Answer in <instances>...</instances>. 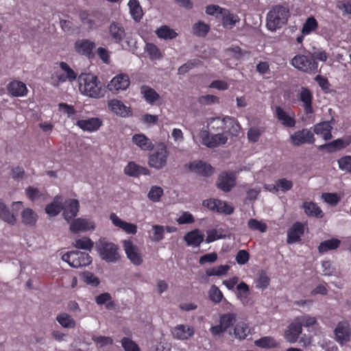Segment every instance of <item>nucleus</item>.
<instances>
[{
	"label": "nucleus",
	"mask_w": 351,
	"mask_h": 351,
	"mask_svg": "<svg viewBox=\"0 0 351 351\" xmlns=\"http://www.w3.org/2000/svg\"><path fill=\"white\" fill-rule=\"evenodd\" d=\"M79 90L82 94L91 98H101L105 95L101 84L96 75L82 73L78 77Z\"/></svg>",
	"instance_id": "nucleus-1"
},
{
	"label": "nucleus",
	"mask_w": 351,
	"mask_h": 351,
	"mask_svg": "<svg viewBox=\"0 0 351 351\" xmlns=\"http://www.w3.org/2000/svg\"><path fill=\"white\" fill-rule=\"evenodd\" d=\"M95 249L101 259L108 263H114L121 259L117 245L106 238H100L96 241Z\"/></svg>",
	"instance_id": "nucleus-2"
},
{
	"label": "nucleus",
	"mask_w": 351,
	"mask_h": 351,
	"mask_svg": "<svg viewBox=\"0 0 351 351\" xmlns=\"http://www.w3.org/2000/svg\"><path fill=\"white\" fill-rule=\"evenodd\" d=\"M289 10L282 5L274 7L267 15V27L276 31L286 24L289 17Z\"/></svg>",
	"instance_id": "nucleus-3"
},
{
	"label": "nucleus",
	"mask_w": 351,
	"mask_h": 351,
	"mask_svg": "<svg viewBox=\"0 0 351 351\" xmlns=\"http://www.w3.org/2000/svg\"><path fill=\"white\" fill-rule=\"evenodd\" d=\"M169 151L163 143H158L155 145L154 152L149 156L148 165L150 167L157 170L164 168L167 163Z\"/></svg>",
	"instance_id": "nucleus-4"
},
{
	"label": "nucleus",
	"mask_w": 351,
	"mask_h": 351,
	"mask_svg": "<svg viewBox=\"0 0 351 351\" xmlns=\"http://www.w3.org/2000/svg\"><path fill=\"white\" fill-rule=\"evenodd\" d=\"M291 64L300 71L308 74H314L320 71L317 62L311 58L309 53L308 56L302 54L295 56L291 59Z\"/></svg>",
	"instance_id": "nucleus-5"
},
{
	"label": "nucleus",
	"mask_w": 351,
	"mask_h": 351,
	"mask_svg": "<svg viewBox=\"0 0 351 351\" xmlns=\"http://www.w3.org/2000/svg\"><path fill=\"white\" fill-rule=\"evenodd\" d=\"M62 260L74 268L85 267L92 263V257L88 253L80 251L68 252L62 255Z\"/></svg>",
	"instance_id": "nucleus-6"
},
{
	"label": "nucleus",
	"mask_w": 351,
	"mask_h": 351,
	"mask_svg": "<svg viewBox=\"0 0 351 351\" xmlns=\"http://www.w3.org/2000/svg\"><path fill=\"white\" fill-rule=\"evenodd\" d=\"M201 137L203 145L210 148H214L226 144L228 137L224 133L209 132L204 130L202 132Z\"/></svg>",
	"instance_id": "nucleus-7"
},
{
	"label": "nucleus",
	"mask_w": 351,
	"mask_h": 351,
	"mask_svg": "<svg viewBox=\"0 0 351 351\" xmlns=\"http://www.w3.org/2000/svg\"><path fill=\"white\" fill-rule=\"evenodd\" d=\"M123 247L127 258L134 265H140L143 262V256L140 249L130 240L123 241Z\"/></svg>",
	"instance_id": "nucleus-8"
},
{
	"label": "nucleus",
	"mask_w": 351,
	"mask_h": 351,
	"mask_svg": "<svg viewBox=\"0 0 351 351\" xmlns=\"http://www.w3.org/2000/svg\"><path fill=\"white\" fill-rule=\"evenodd\" d=\"M217 189L228 193L236 186V176L233 172L223 171L219 174L216 181Z\"/></svg>",
	"instance_id": "nucleus-9"
},
{
	"label": "nucleus",
	"mask_w": 351,
	"mask_h": 351,
	"mask_svg": "<svg viewBox=\"0 0 351 351\" xmlns=\"http://www.w3.org/2000/svg\"><path fill=\"white\" fill-rule=\"evenodd\" d=\"M190 171L199 175L202 177L211 176L214 172L215 169L206 162L202 160H195L185 165Z\"/></svg>",
	"instance_id": "nucleus-10"
},
{
	"label": "nucleus",
	"mask_w": 351,
	"mask_h": 351,
	"mask_svg": "<svg viewBox=\"0 0 351 351\" xmlns=\"http://www.w3.org/2000/svg\"><path fill=\"white\" fill-rule=\"evenodd\" d=\"M69 223H70L69 230L74 234L78 233L80 232L94 230L95 229V223L88 219H73Z\"/></svg>",
	"instance_id": "nucleus-11"
},
{
	"label": "nucleus",
	"mask_w": 351,
	"mask_h": 351,
	"mask_svg": "<svg viewBox=\"0 0 351 351\" xmlns=\"http://www.w3.org/2000/svg\"><path fill=\"white\" fill-rule=\"evenodd\" d=\"M80 204L77 199H66L62 204V216L64 219L69 223L73 219L79 212Z\"/></svg>",
	"instance_id": "nucleus-12"
},
{
	"label": "nucleus",
	"mask_w": 351,
	"mask_h": 351,
	"mask_svg": "<svg viewBox=\"0 0 351 351\" xmlns=\"http://www.w3.org/2000/svg\"><path fill=\"white\" fill-rule=\"evenodd\" d=\"M335 339L341 345L348 342L350 339L351 330L347 322H340L335 328Z\"/></svg>",
	"instance_id": "nucleus-13"
},
{
	"label": "nucleus",
	"mask_w": 351,
	"mask_h": 351,
	"mask_svg": "<svg viewBox=\"0 0 351 351\" xmlns=\"http://www.w3.org/2000/svg\"><path fill=\"white\" fill-rule=\"evenodd\" d=\"M290 138L295 146H300L305 143L313 144L315 142L313 133L307 129L295 132Z\"/></svg>",
	"instance_id": "nucleus-14"
},
{
	"label": "nucleus",
	"mask_w": 351,
	"mask_h": 351,
	"mask_svg": "<svg viewBox=\"0 0 351 351\" xmlns=\"http://www.w3.org/2000/svg\"><path fill=\"white\" fill-rule=\"evenodd\" d=\"M130 85V78L126 74H119L112 79L108 88L112 92L126 90Z\"/></svg>",
	"instance_id": "nucleus-15"
},
{
	"label": "nucleus",
	"mask_w": 351,
	"mask_h": 351,
	"mask_svg": "<svg viewBox=\"0 0 351 351\" xmlns=\"http://www.w3.org/2000/svg\"><path fill=\"white\" fill-rule=\"evenodd\" d=\"M173 338L180 340H186L191 338L195 332L192 326L180 324L175 326L171 330Z\"/></svg>",
	"instance_id": "nucleus-16"
},
{
	"label": "nucleus",
	"mask_w": 351,
	"mask_h": 351,
	"mask_svg": "<svg viewBox=\"0 0 351 351\" xmlns=\"http://www.w3.org/2000/svg\"><path fill=\"white\" fill-rule=\"evenodd\" d=\"M334 124V119H332L330 121H322L317 123L313 127V132L316 134H322L323 138L325 141H328L332 138L331 130Z\"/></svg>",
	"instance_id": "nucleus-17"
},
{
	"label": "nucleus",
	"mask_w": 351,
	"mask_h": 351,
	"mask_svg": "<svg viewBox=\"0 0 351 351\" xmlns=\"http://www.w3.org/2000/svg\"><path fill=\"white\" fill-rule=\"evenodd\" d=\"M110 219L114 226L122 229L128 234H135L137 232L136 225L121 219L115 213L110 214Z\"/></svg>",
	"instance_id": "nucleus-18"
},
{
	"label": "nucleus",
	"mask_w": 351,
	"mask_h": 351,
	"mask_svg": "<svg viewBox=\"0 0 351 351\" xmlns=\"http://www.w3.org/2000/svg\"><path fill=\"white\" fill-rule=\"evenodd\" d=\"M350 143V141L349 139L338 138L332 142L319 145L318 149L319 151L326 150L328 153H332L346 147Z\"/></svg>",
	"instance_id": "nucleus-19"
},
{
	"label": "nucleus",
	"mask_w": 351,
	"mask_h": 351,
	"mask_svg": "<svg viewBox=\"0 0 351 351\" xmlns=\"http://www.w3.org/2000/svg\"><path fill=\"white\" fill-rule=\"evenodd\" d=\"M95 47V44L87 39L78 40L75 43V51L83 56L88 58L93 56V50Z\"/></svg>",
	"instance_id": "nucleus-20"
},
{
	"label": "nucleus",
	"mask_w": 351,
	"mask_h": 351,
	"mask_svg": "<svg viewBox=\"0 0 351 351\" xmlns=\"http://www.w3.org/2000/svg\"><path fill=\"white\" fill-rule=\"evenodd\" d=\"M304 231V227L301 223H295L287 232V243L291 244L300 241Z\"/></svg>",
	"instance_id": "nucleus-21"
},
{
	"label": "nucleus",
	"mask_w": 351,
	"mask_h": 351,
	"mask_svg": "<svg viewBox=\"0 0 351 351\" xmlns=\"http://www.w3.org/2000/svg\"><path fill=\"white\" fill-rule=\"evenodd\" d=\"M109 35L114 43H119L125 36V29L121 23L112 22L109 26Z\"/></svg>",
	"instance_id": "nucleus-22"
},
{
	"label": "nucleus",
	"mask_w": 351,
	"mask_h": 351,
	"mask_svg": "<svg viewBox=\"0 0 351 351\" xmlns=\"http://www.w3.org/2000/svg\"><path fill=\"white\" fill-rule=\"evenodd\" d=\"M302 328L297 323L295 320L291 323L285 332V338L289 343H295L297 341L299 335L302 333Z\"/></svg>",
	"instance_id": "nucleus-23"
},
{
	"label": "nucleus",
	"mask_w": 351,
	"mask_h": 351,
	"mask_svg": "<svg viewBox=\"0 0 351 351\" xmlns=\"http://www.w3.org/2000/svg\"><path fill=\"white\" fill-rule=\"evenodd\" d=\"M102 122L99 118H90L86 120H78L76 125L84 131L93 132L97 130Z\"/></svg>",
	"instance_id": "nucleus-24"
},
{
	"label": "nucleus",
	"mask_w": 351,
	"mask_h": 351,
	"mask_svg": "<svg viewBox=\"0 0 351 351\" xmlns=\"http://www.w3.org/2000/svg\"><path fill=\"white\" fill-rule=\"evenodd\" d=\"M7 90L14 97H23L27 92L26 85L23 82L17 80L9 83Z\"/></svg>",
	"instance_id": "nucleus-25"
},
{
	"label": "nucleus",
	"mask_w": 351,
	"mask_h": 351,
	"mask_svg": "<svg viewBox=\"0 0 351 351\" xmlns=\"http://www.w3.org/2000/svg\"><path fill=\"white\" fill-rule=\"evenodd\" d=\"M204 235L201 233L198 229H195L191 232H187L184 239L188 245H193L198 247L204 241Z\"/></svg>",
	"instance_id": "nucleus-26"
},
{
	"label": "nucleus",
	"mask_w": 351,
	"mask_h": 351,
	"mask_svg": "<svg viewBox=\"0 0 351 351\" xmlns=\"http://www.w3.org/2000/svg\"><path fill=\"white\" fill-rule=\"evenodd\" d=\"M132 141L142 150L149 151L154 148L152 141L143 134H136L132 136Z\"/></svg>",
	"instance_id": "nucleus-27"
},
{
	"label": "nucleus",
	"mask_w": 351,
	"mask_h": 351,
	"mask_svg": "<svg viewBox=\"0 0 351 351\" xmlns=\"http://www.w3.org/2000/svg\"><path fill=\"white\" fill-rule=\"evenodd\" d=\"M227 117L224 118L215 117L211 119L208 127L209 132L223 133L226 130Z\"/></svg>",
	"instance_id": "nucleus-28"
},
{
	"label": "nucleus",
	"mask_w": 351,
	"mask_h": 351,
	"mask_svg": "<svg viewBox=\"0 0 351 351\" xmlns=\"http://www.w3.org/2000/svg\"><path fill=\"white\" fill-rule=\"evenodd\" d=\"M22 223L29 227H34L38 220L37 214L31 208H25L21 213Z\"/></svg>",
	"instance_id": "nucleus-29"
},
{
	"label": "nucleus",
	"mask_w": 351,
	"mask_h": 351,
	"mask_svg": "<svg viewBox=\"0 0 351 351\" xmlns=\"http://www.w3.org/2000/svg\"><path fill=\"white\" fill-rule=\"evenodd\" d=\"M300 99L304 103L305 112L311 114L313 112L312 107V95L306 88H301L300 93Z\"/></svg>",
	"instance_id": "nucleus-30"
},
{
	"label": "nucleus",
	"mask_w": 351,
	"mask_h": 351,
	"mask_svg": "<svg viewBox=\"0 0 351 351\" xmlns=\"http://www.w3.org/2000/svg\"><path fill=\"white\" fill-rule=\"evenodd\" d=\"M276 115L282 124L286 127L292 128L295 124V120L293 117L289 116L282 108L277 106L276 108Z\"/></svg>",
	"instance_id": "nucleus-31"
},
{
	"label": "nucleus",
	"mask_w": 351,
	"mask_h": 351,
	"mask_svg": "<svg viewBox=\"0 0 351 351\" xmlns=\"http://www.w3.org/2000/svg\"><path fill=\"white\" fill-rule=\"evenodd\" d=\"M108 106L110 110L117 114L125 117L128 113V108L126 107L121 101L112 99L108 101Z\"/></svg>",
	"instance_id": "nucleus-32"
},
{
	"label": "nucleus",
	"mask_w": 351,
	"mask_h": 351,
	"mask_svg": "<svg viewBox=\"0 0 351 351\" xmlns=\"http://www.w3.org/2000/svg\"><path fill=\"white\" fill-rule=\"evenodd\" d=\"M0 219L12 226L16 222V215L11 213L9 208L2 202H0Z\"/></svg>",
	"instance_id": "nucleus-33"
},
{
	"label": "nucleus",
	"mask_w": 351,
	"mask_h": 351,
	"mask_svg": "<svg viewBox=\"0 0 351 351\" xmlns=\"http://www.w3.org/2000/svg\"><path fill=\"white\" fill-rule=\"evenodd\" d=\"M141 93L149 104H153L160 99V95L152 88L143 85L141 87Z\"/></svg>",
	"instance_id": "nucleus-34"
},
{
	"label": "nucleus",
	"mask_w": 351,
	"mask_h": 351,
	"mask_svg": "<svg viewBox=\"0 0 351 351\" xmlns=\"http://www.w3.org/2000/svg\"><path fill=\"white\" fill-rule=\"evenodd\" d=\"M130 13L136 22H139L143 17V12L138 0H130L128 3Z\"/></svg>",
	"instance_id": "nucleus-35"
},
{
	"label": "nucleus",
	"mask_w": 351,
	"mask_h": 351,
	"mask_svg": "<svg viewBox=\"0 0 351 351\" xmlns=\"http://www.w3.org/2000/svg\"><path fill=\"white\" fill-rule=\"evenodd\" d=\"M340 243L341 241L335 238L326 240L320 243L318 246V251L320 254H323L328 250H335L339 247Z\"/></svg>",
	"instance_id": "nucleus-36"
},
{
	"label": "nucleus",
	"mask_w": 351,
	"mask_h": 351,
	"mask_svg": "<svg viewBox=\"0 0 351 351\" xmlns=\"http://www.w3.org/2000/svg\"><path fill=\"white\" fill-rule=\"evenodd\" d=\"M62 210V204L60 202V197L56 196L53 201L49 204L45 208V212L50 216H56Z\"/></svg>",
	"instance_id": "nucleus-37"
},
{
	"label": "nucleus",
	"mask_w": 351,
	"mask_h": 351,
	"mask_svg": "<svg viewBox=\"0 0 351 351\" xmlns=\"http://www.w3.org/2000/svg\"><path fill=\"white\" fill-rule=\"evenodd\" d=\"M303 208L306 215L321 218L324 214L320 208L313 202H304Z\"/></svg>",
	"instance_id": "nucleus-38"
},
{
	"label": "nucleus",
	"mask_w": 351,
	"mask_h": 351,
	"mask_svg": "<svg viewBox=\"0 0 351 351\" xmlns=\"http://www.w3.org/2000/svg\"><path fill=\"white\" fill-rule=\"evenodd\" d=\"M225 132L231 136L239 135L241 127L236 120L232 117H227Z\"/></svg>",
	"instance_id": "nucleus-39"
},
{
	"label": "nucleus",
	"mask_w": 351,
	"mask_h": 351,
	"mask_svg": "<svg viewBox=\"0 0 351 351\" xmlns=\"http://www.w3.org/2000/svg\"><path fill=\"white\" fill-rule=\"evenodd\" d=\"M254 344L261 348H274L279 346V343L271 337H263L256 340Z\"/></svg>",
	"instance_id": "nucleus-40"
},
{
	"label": "nucleus",
	"mask_w": 351,
	"mask_h": 351,
	"mask_svg": "<svg viewBox=\"0 0 351 351\" xmlns=\"http://www.w3.org/2000/svg\"><path fill=\"white\" fill-rule=\"evenodd\" d=\"M56 320L64 328H74L75 327V321L67 313L59 314L56 317Z\"/></svg>",
	"instance_id": "nucleus-41"
},
{
	"label": "nucleus",
	"mask_w": 351,
	"mask_h": 351,
	"mask_svg": "<svg viewBox=\"0 0 351 351\" xmlns=\"http://www.w3.org/2000/svg\"><path fill=\"white\" fill-rule=\"evenodd\" d=\"M156 34L159 38L164 39H173L178 36V34L167 25H163L158 28L156 31Z\"/></svg>",
	"instance_id": "nucleus-42"
},
{
	"label": "nucleus",
	"mask_w": 351,
	"mask_h": 351,
	"mask_svg": "<svg viewBox=\"0 0 351 351\" xmlns=\"http://www.w3.org/2000/svg\"><path fill=\"white\" fill-rule=\"evenodd\" d=\"M293 187V182L286 178L278 179L276 181L275 184H273L272 189L275 191L280 190L282 192H287L291 189Z\"/></svg>",
	"instance_id": "nucleus-43"
},
{
	"label": "nucleus",
	"mask_w": 351,
	"mask_h": 351,
	"mask_svg": "<svg viewBox=\"0 0 351 351\" xmlns=\"http://www.w3.org/2000/svg\"><path fill=\"white\" fill-rule=\"evenodd\" d=\"M193 33L200 37L205 36L210 30L208 25L204 22L198 21L193 25Z\"/></svg>",
	"instance_id": "nucleus-44"
},
{
	"label": "nucleus",
	"mask_w": 351,
	"mask_h": 351,
	"mask_svg": "<svg viewBox=\"0 0 351 351\" xmlns=\"http://www.w3.org/2000/svg\"><path fill=\"white\" fill-rule=\"evenodd\" d=\"M73 246L78 249L90 251L94 246V242L90 238L84 237L75 240Z\"/></svg>",
	"instance_id": "nucleus-45"
},
{
	"label": "nucleus",
	"mask_w": 351,
	"mask_h": 351,
	"mask_svg": "<svg viewBox=\"0 0 351 351\" xmlns=\"http://www.w3.org/2000/svg\"><path fill=\"white\" fill-rule=\"evenodd\" d=\"M250 329L245 324H238L234 328V337L240 340L244 339L247 337Z\"/></svg>",
	"instance_id": "nucleus-46"
},
{
	"label": "nucleus",
	"mask_w": 351,
	"mask_h": 351,
	"mask_svg": "<svg viewBox=\"0 0 351 351\" xmlns=\"http://www.w3.org/2000/svg\"><path fill=\"white\" fill-rule=\"evenodd\" d=\"M222 19V23L223 26L228 27L230 26L232 27L234 26L237 22L236 16L230 14L229 10L224 9V10L222 11V14H220Z\"/></svg>",
	"instance_id": "nucleus-47"
},
{
	"label": "nucleus",
	"mask_w": 351,
	"mask_h": 351,
	"mask_svg": "<svg viewBox=\"0 0 351 351\" xmlns=\"http://www.w3.org/2000/svg\"><path fill=\"white\" fill-rule=\"evenodd\" d=\"M230 269L229 265H219L218 267H213L207 269L206 274L208 276H220L226 274L228 271Z\"/></svg>",
	"instance_id": "nucleus-48"
},
{
	"label": "nucleus",
	"mask_w": 351,
	"mask_h": 351,
	"mask_svg": "<svg viewBox=\"0 0 351 351\" xmlns=\"http://www.w3.org/2000/svg\"><path fill=\"white\" fill-rule=\"evenodd\" d=\"M234 208L232 205L228 204L226 202L219 200V202H218L216 212L230 215H232L234 213Z\"/></svg>",
	"instance_id": "nucleus-49"
},
{
	"label": "nucleus",
	"mask_w": 351,
	"mask_h": 351,
	"mask_svg": "<svg viewBox=\"0 0 351 351\" xmlns=\"http://www.w3.org/2000/svg\"><path fill=\"white\" fill-rule=\"evenodd\" d=\"M317 27L316 19L311 16L306 19L302 29V34H308L311 32L315 30Z\"/></svg>",
	"instance_id": "nucleus-50"
},
{
	"label": "nucleus",
	"mask_w": 351,
	"mask_h": 351,
	"mask_svg": "<svg viewBox=\"0 0 351 351\" xmlns=\"http://www.w3.org/2000/svg\"><path fill=\"white\" fill-rule=\"evenodd\" d=\"M295 320L300 326L301 328L302 326L308 327L314 325L316 323L315 317H311L307 315L298 317Z\"/></svg>",
	"instance_id": "nucleus-51"
},
{
	"label": "nucleus",
	"mask_w": 351,
	"mask_h": 351,
	"mask_svg": "<svg viewBox=\"0 0 351 351\" xmlns=\"http://www.w3.org/2000/svg\"><path fill=\"white\" fill-rule=\"evenodd\" d=\"M236 322V316L234 313L223 314L220 317L219 323L227 329L232 326Z\"/></svg>",
	"instance_id": "nucleus-52"
},
{
	"label": "nucleus",
	"mask_w": 351,
	"mask_h": 351,
	"mask_svg": "<svg viewBox=\"0 0 351 351\" xmlns=\"http://www.w3.org/2000/svg\"><path fill=\"white\" fill-rule=\"evenodd\" d=\"M153 235L150 237L152 241L158 242L163 239L165 228L162 226H152Z\"/></svg>",
	"instance_id": "nucleus-53"
},
{
	"label": "nucleus",
	"mask_w": 351,
	"mask_h": 351,
	"mask_svg": "<svg viewBox=\"0 0 351 351\" xmlns=\"http://www.w3.org/2000/svg\"><path fill=\"white\" fill-rule=\"evenodd\" d=\"M121 346L125 351H140L138 346L128 337H123L121 339Z\"/></svg>",
	"instance_id": "nucleus-54"
},
{
	"label": "nucleus",
	"mask_w": 351,
	"mask_h": 351,
	"mask_svg": "<svg viewBox=\"0 0 351 351\" xmlns=\"http://www.w3.org/2000/svg\"><path fill=\"white\" fill-rule=\"evenodd\" d=\"M163 194V190L161 187L154 186L151 188L149 192L148 193V198L152 202H158L160 199V197Z\"/></svg>",
	"instance_id": "nucleus-55"
},
{
	"label": "nucleus",
	"mask_w": 351,
	"mask_h": 351,
	"mask_svg": "<svg viewBox=\"0 0 351 351\" xmlns=\"http://www.w3.org/2000/svg\"><path fill=\"white\" fill-rule=\"evenodd\" d=\"M248 227L253 230H258L261 232H265L267 230V225L256 219H250L247 221Z\"/></svg>",
	"instance_id": "nucleus-56"
},
{
	"label": "nucleus",
	"mask_w": 351,
	"mask_h": 351,
	"mask_svg": "<svg viewBox=\"0 0 351 351\" xmlns=\"http://www.w3.org/2000/svg\"><path fill=\"white\" fill-rule=\"evenodd\" d=\"M60 66L62 71H64L66 73V75L68 77V80L69 82L74 81L77 76V73H75L69 66L67 63L64 62H60Z\"/></svg>",
	"instance_id": "nucleus-57"
},
{
	"label": "nucleus",
	"mask_w": 351,
	"mask_h": 351,
	"mask_svg": "<svg viewBox=\"0 0 351 351\" xmlns=\"http://www.w3.org/2000/svg\"><path fill=\"white\" fill-rule=\"evenodd\" d=\"M200 63L199 60H193L188 61L185 64H182L178 69V74L184 75L188 71L197 66Z\"/></svg>",
	"instance_id": "nucleus-58"
},
{
	"label": "nucleus",
	"mask_w": 351,
	"mask_h": 351,
	"mask_svg": "<svg viewBox=\"0 0 351 351\" xmlns=\"http://www.w3.org/2000/svg\"><path fill=\"white\" fill-rule=\"evenodd\" d=\"M340 169L351 173V156H346L338 160Z\"/></svg>",
	"instance_id": "nucleus-59"
},
{
	"label": "nucleus",
	"mask_w": 351,
	"mask_h": 351,
	"mask_svg": "<svg viewBox=\"0 0 351 351\" xmlns=\"http://www.w3.org/2000/svg\"><path fill=\"white\" fill-rule=\"evenodd\" d=\"M139 166L134 162H130L125 167L124 172L126 175L137 177L139 176Z\"/></svg>",
	"instance_id": "nucleus-60"
},
{
	"label": "nucleus",
	"mask_w": 351,
	"mask_h": 351,
	"mask_svg": "<svg viewBox=\"0 0 351 351\" xmlns=\"http://www.w3.org/2000/svg\"><path fill=\"white\" fill-rule=\"evenodd\" d=\"M207 237L205 239L206 243H210L217 239H225L226 235L219 234L216 229H210L206 231Z\"/></svg>",
	"instance_id": "nucleus-61"
},
{
	"label": "nucleus",
	"mask_w": 351,
	"mask_h": 351,
	"mask_svg": "<svg viewBox=\"0 0 351 351\" xmlns=\"http://www.w3.org/2000/svg\"><path fill=\"white\" fill-rule=\"evenodd\" d=\"M269 284V278L267 276L266 273L261 270L259 273V276L256 282V287L262 289H265L268 287Z\"/></svg>",
	"instance_id": "nucleus-62"
},
{
	"label": "nucleus",
	"mask_w": 351,
	"mask_h": 351,
	"mask_svg": "<svg viewBox=\"0 0 351 351\" xmlns=\"http://www.w3.org/2000/svg\"><path fill=\"white\" fill-rule=\"evenodd\" d=\"M209 297L213 302L219 303L223 298V294L215 285H213L209 291Z\"/></svg>",
	"instance_id": "nucleus-63"
},
{
	"label": "nucleus",
	"mask_w": 351,
	"mask_h": 351,
	"mask_svg": "<svg viewBox=\"0 0 351 351\" xmlns=\"http://www.w3.org/2000/svg\"><path fill=\"white\" fill-rule=\"evenodd\" d=\"M80 19L84 25L88 26V29H93L95 27V21L89 17V14L87 12H81L80 13Z\"/></svg>",
	"instance_id": "nucleus-64"
}]
</instances>
